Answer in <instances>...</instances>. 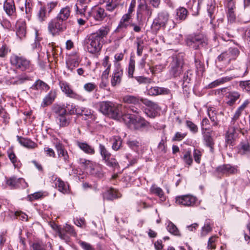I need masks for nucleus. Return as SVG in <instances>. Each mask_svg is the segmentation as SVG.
<instances>
[{"instance_id":"nucleus-1","label":"nucleus","mask_w":250,"mask_h":250,"mask_svg":"<svg viewBox=\"0 0 250 250\" xmlns=\"http://www.w3.org/2000/svg\"><path fill=\"white\" fill-rule=\"evenodd\" d=\"M109 26H102L96 32L89 35L86 40L87 49L91 54L99 52L103 46V39L109 33Z\"/></svg>"},{"instance_id":"nucleus-2","label":"nucleus","mask_w":250,"mask_h":250,"mask_svg":"<svg viewBox=\"0 0 250 250\" xmlns=\"http://www.w3.org/2000/svg\"><path fill=\"white\" fill-rule=\"evenodd\" d=\"M99 110L103 114L117 120L123 118L122 105L110 101H103L99 104Z\"/></svg>"},{"instance_id":"nucleus-3","label":"nucleus","mask_w":250,"mask_h":250,"mask_svg":"<svg viewBox=\"0 0 250 250\" xmlns=\"http://www.w3.org/2000/svg\"><path fill=\"white\" fill-rule=\"evenodd\" d=\"M241 132V129L238 127V124L230 123L225 134L226 146H234L236 144V142L239 138V133Z\"/></svg>"},{"instance_id":"nucleus-4","label":"nucleus","mask_w":250,"mask_h":250,"mask_svg":"<svg viewBox=\"0 0 250 250\" xmlns=\"http://www.w3.org/2000/svg\"><path fill=\"white\" fill-rule=\"evenodd\" d=\"M122 120L129 127L134 129L145 127L148 124L144 119L141 117H136L129 113L123 114Z\"/></svg>"},{"instance_id":"nucleus-5","label":"nucleus","mask_w":250,"mask_h":250,"mask_svg":"<svg viewBox=\"0 0 250 250\" xmlns=\"http://www.w3.org/2000/svg\"><path fill=\"white\" fill-rule=\"evenodd\" d=\"M10 63L12 65L22 71H32L33 70V65L31 62L22 56L12 55L10 57Z\"/></svg>"},{"instance_id":"nucleus-6","label":"nucleus","mask_w":250,"mask_h":250,"mask_svg":"<svg viewBox=\"0 0 250 250\" xmlns=\"http://www.w3.org/2000/svg\"><path fill=\"white\" fill-rule=\"evenodd\" d=\"M138 2L137 8V19L142 21L147 18L148 20L152 15L153 10L147 5L146 0H139Z\"/></svg>"},{"instance_id":"nucleus-7","label":"nucleus","mask_w":250,"mask_h":250,"mask_svg":"<svg viewBox=\"0 0 250 250\" xmlns=\"http://www.w3.org/2000/svg\"><path fill=\"white\" fill-rule=\"evenodd\" d=\"M47 28L49 33L53 36H55L66 30V24L56 17L48 22Z\"/></svg>"},{"instance_id":"nucleus-8","label":"nucleus","mask_w":250,"mask_h":250,"mask_svg":"<svg viewBox=\"0 0 250 250\" xmlns=\"http://www.w3.org/2000/svg\"><path fill=\"white\" fill-rule=\"evenodd\" d=\"M169 17V13L166 11L158 13L157 17L153 20L151 25L152 28L156 30H158L161 27H165L168 21Z\"/></svg>"},{"instance_id":"nucleus-9","label":"nucleus","mask_w":250,"mask_h":250,"mask_svg":"<svg viewBox=\"0 0 250 250\" xmlns=\"http://www.w3.org/2000/svg\"><path fill=\"white\" fill-rule=\"evenodd\" d=\"M175 203L184 207H193L197 202V198L191 194H186L176 196Z\"/></svg>"},{"instance_id":"nucleus-10","label":"nucleus","mask_w":250,"mask_h":250,"mask_svg":"<svg viewBox=\"0 0 250 250\" xmlns=\"http://www.w3.org/2000/svg\"><path fill=\"white\" fill-rule=\"evenodd\" d=\"M59 85L62 91L68 97L81 101H84L85 99L77 94L71 88L69 83L64 81H61Z\"/></svg>"},{"instance_id":"nucleus-11","label":"nucleus","mask_w":250,"mask_h":250,"mask_svg":"<svg viewBox=\"0 0 250 250\" xmlns=\"http://www.w3.org/2000/svg\"><path fill=\"white\" fill-rule=\"evenodd\" d=\"M184 61L182 57L177 56L173 58L172 61L170 64V74L174 77L179 76L182 72V67Z\"/></svg>"},{"instance_id":"nucleus-12","label":"nucleus","mask_w":250,"mask_h":250,"mask_svg":"<svg viewBox=\"0 0 250 250\" xmlns=\"http://www.w3.org/2000/svg\"><path fill=\"white\" fill-rule=\"evenodd\" d=\"M142 101L147 107L145 111L147 116L150 118H155L160 109L158 104L147 99L142 100Z\"/></svg>"},{"instance_id":"nucleus-13","label":"nucleus","mask_w":250,"mask_h":250,"mask_svg":"<svg viewBox=\"0 0 250 250\" xmlns=\"http://www.w3.org/2000/svg\"><path fill=\"white\" fill-rule=\"evenodd\" d=\"M187 44L191 48L197 49L206 43L200 35L189 36L186 40Z\"/></svg>"},{"instance_id":"nucleus-14","label":"nucleus","mask_w":250,"mask_h":250,"mask_svg":"<svg viewBox=\"0 0 250 250\" xmlns=\"http://www.w3.org/2000/svg\"><path fill=\"white\" fill-rule=\"evenodd\" d=\"M106 16L104 9L103 8L93 6L91 10L88 12L86 20H88L89 18L93 17L96 21H101Z\"/></svg>"},{"instance_id":"nucleus-15","label":"nucleus","mask_w":250,"mask_h":250,"mask_svg":"<svg viewBox=\"0 0 250 250\" xmlns=\"http://www.w3.org/2000/svg\"><path fill=\"white\" fill-rule=\"evenodd\" d=\"M6 184L12 188H20L21 187L20 185H21L22 188H26L28 186L24 179L21 178H17L15 176H12L7 179Z\"/></svg>"},{"instance_id":"nucleus-16","label":"nucleus","mask_w":250,"mask_h":250,"mask_svg":"<svg viewBox=\"0 0 250 250\" xmlns=\"http://www.w3.org/2000/svg\"><path fill=\"white\" fill-rule=\"evenodd\" d=\"M216 171L219 174L229 175L237 173V169L229 164H224L218 167Z\"/></svg>"},{"instance_id":"nucleus-17","label":"nucleus","mask_w":250,"mask_h":250,"mask_svg":"<svg viewBox=\"0 0 250 250\" xmlns=\"http://www.w3.org/2000/svg\"><path fill=\"white\" fill-rule=\"evenodd\" d=\"M123 75V70L119 67L116 68L111 76L110 83L111 86L115 87L119 85L121 83Z\"/></svg>"},{"instance_id":"nucleus-18","label":"nucleus","mask_w":250,"mask_h":250,"mask_svg":"<svg viewBox=\"0 0 250 250\" xmlns=\"http://www.w3.org/2000/svg\"><path fill=\"white\" fill-rule=\"evenodd\" d=\"M30 80L29 77L26 74H23L16 77H9L6 80L7 84L19 85L24 83Z\"/></svg>"},{"instance_id":"nucleus-19","label":"nucleus","mask_w":250,"mask_h":250,"mask_svg":"<svg viewBox=\"0 0 250 250\" xmlns=\"http://www.w3.org/2000/svg\"><path fill=\"white\" fill-rule=\"evenodd\" d=\"M51 180L54 181L56 188L63 194L68 192V186L67 183H64L61 178L56 176H52Z\"/></svg>"},{"instance_id":"nucleus-20","label":"nucleus","mask_w":250,"mask_h":250,"mask_svg":"<svg viewBox=\"0 0 250 250\" xmlns=\"http://www.w3.org/2000/svg\"><path fill=\"white\" fill-rule=\"evenodd\" d=\"M16 27L17 36L20 39L24 38L26 34L25 21L22 20H19L16 23Z\"/></svg>"},{"instance_id":"nucleus-21","label":"nucleus","mask_w":250,"mask_h":250,"mask_svg":"<svg viewBox=\"0 0 250 250\" xmlns=\"http://www.w3.org/2000/svg\"><path fill=\"white\" fill-rule=\"evenodd\" d=\"M147 93L151 96L168 95L170 93V90L165 87L154 86L150 87L147 90Z\"/></svg>"},{"instance_id":"nucleus-22","label":"nucleus","mask_w":250,"mask_h":250,"mask_svg":"<svg viewBox=\"0 0 250 250\" xmlns=\"http://www.w3.org/2000/svg\"><path fill=\"white\" fill-rule=\"evenodd\" d=\"M3 9L8 16H15L16 13V10L14 0H5L3 4Z\"/></svg>"},{"instance_id":"nucleus-23","label":"nucleus","mask_w":250,"mask_h":250,"mask_svg":"<svg viewBox=\"0 0 250 250\" xmlns=\"http://www.w3.org/2000/svg\"><path fill=\"white\" fill-rule=\"evenodd\" d=\"M71 14V7L67 5L65 7H62L57 16L56 17L58 20L61 21L62 22H65L70 16Z\"/></svg>"},{"instance_id":"nucleus-24","label":"nucleus","mask_w":250,"mask_h":250,"mask_svg":"<svg viewBox=\"0 0 250 250\" xmlns=\"http://www.w3.org/2000/svg\"><path fill=\"white\" fill-rule=\"evenodd\" d=\"M207 10L210 18V23L212 24L215 18L214 14L216 11L215 1L214 0H206Z\"/></svg>"},{"instance_id":"nucleus-25","label":"nucleus","mask_w":250,"mask_h":250,"mask_svg":"<svg viewBox=\"0 0 250 250\" xmlns=\"http://www.w3.org/2000/svg\"><path fill=\"white\" fill-rule=\"evenodd\" d=\"M240 94L236 91H229L226 94V103L229 105H233L236 101L239 98Z\"/></svg>"},{"instance_id":"nucleus-26","label":"nucleus","mask_w":250,"mask_h":250,"mask_svg":"<svg viewBox=\"0 0 250 250\" xmlns=\"http://www.w3.org/2000/svg\"><path fill=\"white\" fill-rule=\"evenodd\" d=\"M131 17H129L128 15H124L122 17L118 26L116 29V32H122L124 31L125 29L130 25L129 20Z\"/></svg>"},{"instance_id":"nucleus-27","label":"nucleus","mask_w":250,"mask_h":250,"mask_svg":"<svg viewBox=\"0 0 250 250\" xmlns=\"http://www.w3.org/2000/svg\"><path fill=\"white\" fill-rule=\"evenodd\" d=\"M237 76L233 75L231 76H226L217 79L212 83H210L208 87L209 88H213L217 87L221 84H222L226 82H229L232 80L233 78L237 77Z\"/></svg>"},{"instance_id":"nucleus-28","label":"nucleus","mask_w":250,"mask_h":250,"mask_svg":"<svg viewBox=\"0 0 250 250\" xmlns=\"http://www.w3.org/2000/svg\"><path fill=\"white\" fill-rule=\"evenodd\" d=\"M57 96V92L55 90H51L44 98L42 103V106L45 107L51 104L55 100Z\"/></svg>"},{"instance_id":"nucleus-29","label":"nucleus","mask_w":250,"mask_h":250,"mask_svg":"<svg viewBox=\"0 0 250 250\" xmlns=\"http://www.w3.org/2000/svg\"><path fill=\"white\" fill-rule=\"evenodd\" d=\"M202 134L203 135V141L205 145L209 147L210 151L213 153L214 152V142L210 133L209 132H204Z\"/></svg>"},{"instance_id":"nucleus-30","label":"nucleus","mask_w":250,"mask_h":250,"mask_svg":"<svg viewBox=\"0 0 250 250\" xmlns=\"http://www.w3.org/2000/svg\"><path fill=\"white\" fill-rule=\"evenodd\" d=\"M77 145L86 154L93 155L95 153L94 147L86 143L78 141L77 142Z\"/></svg>"},{"instance_id":"nucleus-31","label":"nucleus","mask_w":250,"mask_h":250,"mask_svg":"<svg viewBox=\"0 0 250 250\" xmlns=\"http://www.w3.org/2000/svg\"><path fill=\"white\" fill-rule=\"evenodd\" d=\"M177 21L181 22L186 20L187 17L188 11L186 8L180 7L176 10Z\"/></svg>"},{"instance_id":"nucleus-32","label":"nucleus","mask_w":250,"mask_h":250,"mask_svg":"<svg viewBox=\"0 0 250 250\" xmlns=\"http://www.w3.org/2000/svg\"><path fill=\"white\" fill-rule=\"evenodd\" d=\"M19 143L22 146L28 148H34L37 146V145L30 139L18 137Z\"/></svg>"},{"instance_id":"nucleus-33","label":"nucleus","mask_w":250,"mask_h":250,"mask_svg":"<svg viewBox=\"0 0 250 250\" xmlns=\"http://www.w3.org/2000/svg\"><path fill=\"white\" fill-rule=\"evenodd\" d=\"M56 148L57 150L59 157L62 158L65 162H68L69 157L67 152L63 149L62 145L60 143L56 144Z\"/></svg>"},{"instance_id":"nucleus-34","label":"nucleus","mask_w":250,"mask_h":250,"mask_svg":"<svg viewBox=\"0 0 250 250\" xmlns=\"http://www.w3.org/2000/svg\"><path fill=\"white\" fill-rule=\"evenodd\" d=\"M90 172L91 174L99 178H102L104 176L102 166L96 163H94L93 167L90 169Z\"/></svg>"},{"instance_id":"nucleus-35","label":"nucleus","mask_w":250,"mask_h":250,"mask_svg":"<svg viewBox=\"0 0 250 250\" xmlns=\"http://www.w3.org/2000/svg\"><path fill=\"white\" fill-rule=\"evenodd\" d=\"M57 119L61 127H65L68 126L71 120V118L67 116V113L65 114L57 116Z\"/></svg>"},{"instance_id":"nucleus-36","label":"nucleus","mask_w":250,"mask_h":250,"mask_svg":"<svg viewBox=\"0 0 250 250\" xmlns=\"http://www.w3.org/2000/svg\"><path fill=\"white\" fill-rule=\"evenodd\" d=\"M227 7L228 8V11L227 13L228 20L230 22H233L235 19V15L233 10L235 8L234 2H230V3H228Z\"/></svg>"},{"instance_id":"nucleus-37","label":"nucleus","mask_w":250,"mask_h":250,"mask_svg":"<svg viewBox=\"0 0 250 250\" xmlns=\"http://www.w3.org/2000/svg\"><path fill=\"white\" fill-rule=\"evenodd\" d=\"M77 111L79 112H78V115L85 116V120L92 118L93 117V114L92 111L90 109L85 107H79Z\"/></svg>"},{"instance_id":"nucleus-38","label":"nucleus","mask_w":250,"mask_h":250,"mask_svg":"<svg viewBox=\"0 0 250 250\" xmlns=\"http://www.w3.org/2000/svg\"><path fill=\"white\" fill-rule=\"evenodd\" d=\"M150 191L152 194L158 196L161 199H165L164 192L162 189L155 185H153L150 188Z\"/></svg>"},{"instance_id":"nucleus-39","label":"nucleus","mask_w":250,"mask_h":250,"mask_svg":"<svg viewBox=\"0 0 250 250\" xmlns=\"http://www.w3.org/2000/svg\"><path fill=\"white\" fill-rule=\"evenodd\" d=\"M112 141V148L113 150L117 151L120 149L122 144V140L120 136H115L111 139Z\"/></svg>"},{"instance_id":"nucleus-40","label":"nucleus","mask_w":250,"mask_h":250,"mask_svg":"<svg viewBox=\"0 0 250 250\" xmlns=\"http://www.w3.org/2000/svg\"><path fill=\"white\" fill-rule=\"evenodd\" d=\"M123 101L125 103L133 104L134 105H138L140 104V100L139 98L131 95H126L124 96L123 98Z\"/></svg>"},{"instance_id":"nucleus-41","label":"nucleus","mask_w":250,"mask_h":250,"mask_svg":"<svg viewBox=\"0 0 250 250\" xmlns=\"http://www.w3.org/2000/svg\"><path fill=\"white\" fill-rule=\"evenodd\" d=\"M126 144L129 148L134 151H138L140 146H141V143L137 140L129 139L126 142Z\"/></svg>"},{"instance_id":"nucleus-42","label":"nucleus","mask_w":250,"mask_h":250,"mask_svg":"<svg viewBox=\"0 0 250 250\" xmlns=\"http://www.w3.org/2000/svg\"><path fill=\"white\" fill-rule=\"evenodd\" d=\"M52 109L53 112L56 114L58 116L65 114L67 113L66 109L63 106L59 104H54Z\"/></svg>"},{"instance_id":"nucleus-43","label":"nucleus","mask_w":250,"mask_h":250,"mask_svg":"<svg viewBox=\"0 0 250 250\" xmlns=\"http://www.w3.org/2000/svg\"><path fill=\"white\" fill-rule=\"evenodd\" d=\"M118 197L117 193L116 190L111 188L107 190L104 194V199H106L108 200H113Z\"/></svg>"},{"instance_id":"nucleus-44","label":"nucleus","mask_w":250,"mask_h":250,"mask_svg":"<svg viewBox=\"0 0 250 250\" xmlns=\"http://www.w3.org/2000/svg\"><path fill=\"white\" fill-rule=\"evenodd\" d=\"M167 230L172 234L180 236V232L177 227L171 222L168 221L167 225Z\"/></svg>"},{"instance_id":"nucleus-45","label":"nucleus","mask_w":250,"mask_h":250,"mask_svg":"<svg viewBox=\"0 0 250 250\" xmlns=\"http://www.w3.org/2000/svg\"><path fill=\"white\" fill-rule=\"evenodd\" d=\"M217 60L219 62H224L226 63L229 64L230 61L232 60V59L228 51H227L219 55Z\"/></svg>"},{"instance_id":"nucleus-46","label":"nucleus","mask_w":250,"mask_h":250,"mask_svg":"<svg viewBox=\"0 0 250 250\" xmlns=\"http://www.w3.org/2000/svg\"><path fill=\"white\" fill-rule=\"evenodd\" d=\"M239 152L244 154L250 152V143L248 141L242 142L240 145Z\"/></svg>"},{"instance_id":"nucleus-47","label":"nucleus","mask_w":250,"mask_h":250,"mask_svg":"<svg viewBox=\"0 0 250 250\" xmlns=\"http://www.w3.org/2000/svg\"><path fill=\"white\" fill-rule=\"evenodd\" d=\"M99 151L103 161L106 158H108L109 156H111L110 153L107 151L103 145L100 144Z\"/></svg>"},{"instance_id":"nucleus-48","label":"nucleus","mask_w":250,"mask_h":250,"mask_svg":"<svg viewBox=\"0 0 250 250\" xmlns=\"http://www.w3.org/2000/svg\"><path fill=\"white\" fill-rule=\"evenodd\" d=\"M104 1L106 2V9L107 11L112 12L118 6V3L116 2H113V0H104Z\"/></svg>"},{"instance_id":"nucleus-49","label":"nucleus","mask_w":250,"mask_h":250,"mask_svg":"<svg viewBox=\"0 0 250 250\" xmlns=\"http://www.w3.org/2000/svg\"><path fill=\"white\" fill-rule=\"evenodd\" d=\"M34 87L36 89H41L46 91L49 89V86L46 83L41 80L37 81L34 85Z\"/></svg>"},{"instance_id":"nucleus-50","label":"nucleus","mask_w":250,"mask_h":250,"mask_svg":"<svg viewBox=\"0 0 250 250\" xmlns=\"http://www.w3.org/2000/svg\"><path fill=\"white\" fill-rule=\"evenodd\" d=\"M184 162L188 166L191 165L193 160L191 155V152L189 151L185 152L182 157Z\"/></svg>"},{"instance_id":"nucleus-51","label":"nucleus","mask_w":250,"mask_h":250,"mask_svg":"<svg viewBox=\"0 0 250 250\" xmlns=\"http://www.w3.org/2000/svg\"><path fill=\"white\" fill-rule=\"evenodd\" d=\"M212 230V227L209 222H206L202 228L201 235L202 236L207 235Z\"/></svg>"},{"instance_id":"nucleus-52","label":"nucleus","mask_w":250,"mask_h":250,"mask_svg":"<svg viewBox=\"0 0 250 250\" xmlns=\"http://www.w3.org/2000/svg\"><path fill=\"white\" fill-rule=\"evenodd\" d=\"M79 163L80 164L82 165L85 168L89 169V170L93 167V165L95 163L90 160L82 158L80 159Z\"/></svg>"},{"instance_id":"nucleus-53","label":"nucleus","mask_w":250,"mask_h":250,"mask_svg":"<svg viewBox=\"0 0 250 250\" xmlns=\"http://www.w3.org/2000/svg\"><path fill=\"white\" fill-rule=\"evenodd\" d=\"M186 126L189 128L190 131L193 133H196L198 131V126L190 121H187L186 122Z\"/></svg>"},{"instance_id":"nucleus-54","label":"nucleus","mask_w":250,"mask_h":250,"mask_svg":"<svg viewBox=\"0 0 250 250\" xmlns=\"http://www.w3.org/2000/svg\"><path fill=\"white\" fill-rule=\"evenodd\" d=\"M37 15L40 21H45L46 19V8L45 7H41Z\"/></svg>"},{"instance_id":"nucleus-55","label":"nucleus","mask_w":250,"mask_h":250,"mask_svg":"<svg viewBox=\"0 0 250 250\" xmlns=\"http://www.w3.org/2000/svg\"><path fill=\"white\" fill-rule=\"evenodd\" d=\"M104 161L107 166L110 167H114L118 166L117 161L114 158H111L110 156H109L108 158L104 160Z\"/></svg>"},{"instance_id":"nucleus-56","label":"nucleus","mask_w":250,"mask_h":250,"mask_svg":"<svg viewBox=\"0 0 250 250\" xmlns=\"http://www.w3.org/2000/svg\"><path fill=\"white\" fill-rule=\"evenodd\" d=\"M63 229L69 236H76V232H75L73 227L66 224Z\"/></svg>"},{"instance_id":"nucleus-57","label":"nucleus","mask_w":250,"mask_h":250,"mask_svg":"<svg viewBox=\"0 0 250 250\" xmlns=\"http://www.w3.org/2000/svg\"><path fill=\"white\" fill-rule=\"evenodd\" d=\"M58 235L60 238L67 241L69 238V235L63 229H59L58 230Z\"/></svg>"},{"instance_id":"nucleus-58","label":"nucleus","mask_w":250,"mask_h":250,"mask_svg":"<svg viewBox=\"0 0 250 250\" xmlns=\"http://www.w3.org/2000/svg\"><path fill=\"white\" fill-rule=\"evenodd\" d=\"M209 122L207 118H205L203 119L201 123L202 133L206 132L207 130H209Z\"/></svg>"},{"instance_id":"nucleus-59","label":"nucleus","mask_w":250,"mask_h":250,"mask_svg":"<svg viewBox=\"0 0 250 250\" xmlns=\"http://www.w3.org/2000/svg\"><path fill=\"white\" fill-rule=\"evenodd\" d=\"M9 51V48L7 45L3 43L0 46V57L3 58L6 56Z\"/></svg>"},{"instance_id":"nucleus-60","label":"nucleus","mask_w":250,"mask_h":250,"mask_svg":"<svg viewBox=\"0 0 250 250\" xmlns=\"http://www.w3.org/2000/svg\"><path fill=\"white\" fill-rule=\"evenodd\" d=\"M240 86L247 92H250V80L241 81L240 82Z\"/></svg>"},{"instance_id":"nucleus-61","label":"nucleus","mask_w":250,"mask_h":250,"mask_svg":"<svg viewBox=\"0 0 250 250\" xmlns=\"http://www.w3.org/2000/svg\"><path fill=\"white\" fill-rule=\"evenodd\" d=\"M97 86L96 85L93 83H85L83 85L84 89L88 92H91L93 91L96 88Z\"/></svg>"},{"instance_id":"nucleus-62","label":"nucleus","mask_w":250,"mask_h":250,"mask_svg":"<svg viewBox=\"0 0 250 250\" xmlns=\"http://www.w3.org/2000/svg\"><path fill=\"white\" fill-rule=\"evenodd\" d=\"M228 51L232 60L235 59L239 54V51L237 48H230Z\"/></svg>"},{"instance_id":"nucleus-63","label":"nucleus","mask_w":250,"mask_h":250,"mask_svg":"<svg viewBox=\"0 0 250 250\" xmlns=\"http://www.w3.org/2000/svg\"><path fill=\"white\" fill-rule=\"evenodd\" d=\"M79 243L84 250H95L92 245L84 241H80Z\"/></svg>"},{"instance_id":"nucleus-64","label":"nucleus","mask_w":250,"mask_h":250,"mask_svg":"<svg viewBox=\"0 0 250 250\" xmlns=\"http://www.w3.org/2000/svg\"><path fill=\"white\" fill-rule=\"evenodd\" d=\"M217 237L213 236L209 238L208 241V248L209 249H214L215 248V242L216 241Z\"/></svg>"}]
</instances>
